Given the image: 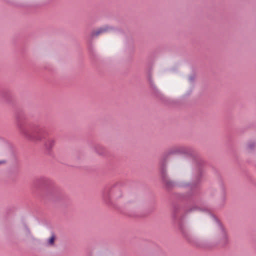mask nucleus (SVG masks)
I'll return each mask as SVG.
<instances>
[{
	"mask_svg": "<svg viewBox=\"0 0 256 256\" xmlns=\"http://www.w3.org/2000/svg\"><path fill=\"white\" fill-rule=\"evenodd\" d=\"M42 133L41 132L38 134V136H36V137H30V138H32V139H34V140H41V137L40 136V134H41Z\"/></svg>",
	"mask_w": 256,
	"mask_h": 256,
	"instance_id": "obj_6",
	"label": "nucleus"
},
{
	"mask_svg": "<svg viewBox=\"0 0 256 256\" xmlns=\"http://www.w3.org/2000/svg\"><path fill=\"white\" fill-rule=\"evenodd\" d=\"M106 28H101L99 29L97 31L93 32L92 34V36H98L100 34H102V32H106Z\"/></svg>",
	"mask_w": 256,
	"mask_h": 256,
	"instance_id": "obj_2",
	"label": "nucleus"
},
{
	"mask_svg": "<svg viewBox=\"0 0 256 256\" xmlns=\"http://www.w3.org/2000/svg\"><path fill=\"white\" fill-rule=\"evenodd\" d=\"M162 176L163 181L164 182V184H166V186L167 188H170L171 186H172V182L168 181L166 179V174H165V172H164V170H162Z\"/></svg>",
	"mask_w": 256,
	"mask_h": 256,
	"instance_id": "obj_1",
	"label": "nucleus"
},
{
	"mask_svg": "<svg viewBox=\"0 0 256 256\" xmlns=\"http://www.w3.org/2000/svg\"><path fill=\"white\" fill-rule=\"evenodd\" d=\"M256 143L255 142H250L248 144L247 146V148L248 150H252L253 149V148L256 146Z\"/></svg>",
	"mask_w": 256,
	"mask_h": 256,
	"instance_id": "obj_3",
	"label": "nucleus"
},
{
	"mask_svg": "<svg viewBox=\"0 0 256 256\" xmlns=\"http://www.w3.org/2000/svg\"><path fill=\"white\" fill-rule=\"evenodd\" d=\"M53 144H54V142L52 141L49 142H48V143H46V146L48 147V148H52Z\"/></svg>",
	"mask_w": 256,
	"mask_h": 256,
	"instance_id": "obj_5",
	"label": "nucleus"
},
{
	"mask_svg": "<svg viewBox=\"0 0 256 256\" xmlns=\"http://www.w3.org/2000/svg\"><path fill=\"white\" fill-rule=\"evenodd\" d=\"M4 161H0V164H2V163H4Z\"/></svg>",
	"mask_w": 256,
	"mask_h": 256,
	"instance_id": "obj_7",
	"label": "nucleus"
},
{
	"mask_svg": "<svg viewBox=\"0 0 256 256\" xmlns=\"http://www.w3.org/2000/svg\"><path fill=\"white\" fill-rule=\"evenodd\" d=\"M54 238H55V236H54V235H52L50 238V240H49V244H50V245H52L54 243Z\"/></svg>",
	"mask_w": 256,
	"mask_h": 256,
	"instance_id": "obj_4",
	"label": "nucleus"
}]
</instances>
